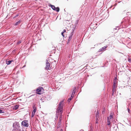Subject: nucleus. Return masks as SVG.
Here are the masks:
<instances>
[{"label": "nucleus", "instance_id": "16", "mask_svg": "<svg viewBox=\"0 0 131 131\" xmlns=\"http://www.w3.org/2000/svg\"><path fill=\"white\" fill-rule=\"evenodd\" d=\"M59 10H60V9H59V7H57L54 10H55L57 12H58L59 11Z\"/></svg>", "mask_w": 131, "mask_h": 131}, {"label": "nucleus", "instance_id": "13", "mask_svg": "<svg viewBox=\"0 0 131 131\" xmlns=\"http://www.w3.org/2000/svg\"><path fill=\"white\" fill-rule=\"evenodd\" d=\"M32 107L34 110H37V108L36 107V105L34 103H33Z\"/></svg>", "mask_w": 131, "mask_h": 131}, {"label": "nucleus", "instance_id": "42", "mask_svg": "<svg viewBox=\"0 0 131 131\" xmlns=\"http://www.w3.org/2000/svg\"><path fill=\"white\" fill-rule=\"evenodd\" d=\"M14 9V8H13V9Z\"/></svg>", "mask_w": 131, "mask_h": 131}, {"label": "nucleus", "instance_id": "18", "mask_svg": "<svg viewBox=\"0 0 131 131\" xmlns=\"http://www.w3.org/2000/svg\"><path fill=\"white\" fill-rule=\"evenodd\" d=\"M51 8L54 10L55 9V8H56V7H55V6H54V5H51Z\"/></svg>", "mask_w": 131, "mask_h": 131}, {"label": "nucleus", "instance_id": "24", "mask_svg": "<svg viewBox=\"0 0 131 131\" xmlns=\"http://www.w3.org/2000/svg\"><path fill=\"white\" fill-rule=\"evenodd\" d=\"M36 111H37V110H33V111L32 112V113L35 114V112H36Z\"/></svg>", "mask_w": 131, "mask_h": 131}, {"label": "nucleus", "instance_id": "43", "mask_svg": "<svg viewBox=\"0 0 131 131\" xmlns=\"http://www.w3.org/2000/svg\"><path fill=\"white\" fill-rule=\"evenodd\" d=\"M31 47V46H30V48Z\"/></svg>", "mask_w": 131, "mask_h": 131}, {"label": "nucleus", "instance_id": "23", "mask_svg": "<svg viewBox=\"0 0 131 131\" xmlns=\"http://www.w3.org/2000/svg\"><path fill=\"white\" fill-rule=\"evenodd\" d=\"M21 42V41L20 40L17 43V45H19Z\"/></svg>", "mask_w": 131, "mask_h": 131}, {"label": "nucleus", "instance_id": "11", "mask_svg": "<svg viewBox=\"0 0 131 131\" xmlns=\"http://www.w3.org/2000/svg\"><path fill=\"white\" fill-rule=\"evenodd\" d=\"M107 122L108 123L107 124V125L108 126L110 125V124H111V122L110 121V119H109V117H107Z\"/></svg>", "mask_w": 131, "mask_h": 131}, {"label": "nucleus", "instance_id": "20", "mask_svg": "<svg viewBox=\"0 0 131 131\" xmlns=\"http://www.w3.org/2000/svg\"><path fill=\"white\" fill-rule=\"evenodd\" d=\"M72 99L70 97H69L68 100V102H70V101H71Z\"/></svg>", "mask_w": 131, "mask_h": 131}, {"label": "nucleus", "instance_id": "22", "mask_svg": "<svg viewBox=\"0 0 131 131\" xmlns=\"http://www.w3.org/2000/svg\"><path fill=\"white\" fill-rule=\"evenodd\" d=\"M127 110H128V112L129 113H130V109L129 108H127Z\"/></svg>", "mask_w": 131, "mask_h": 131}, {"label": "nucleus", "instance_id": "34", "mask_svg": "<svg viewBox=\"0 0 131 131\" xmlns=\"http://www.w3.org/2000/svg\"><path fill=\"white\" fill-rule=\"evenodd\" d=\"M60 131H63V130L61 129H60Z\"/></svg>", "mask_w": 131, "mask_h": 131}, {"label": "nucleus", "instance_id": "21", "mask_svg": "<svg viewBox=\"0 0 131 131\" xmlns=\"http://www.w3.org/2000/svg\"><path fill=\"white\" fill-rule=\"evenodd\" d=\"M62 120L59 119V122H58V124L59 125H60L61 123V121Z\"/></svg>", "mask_w": 131, "mask_h": 131}, {"label": "nucleus", "instance_id": "7", "mask_svg": "<svg viewBox=\"0 0 131 131\" xmlns=\"http://www.w3.org/2000/svg\"><path fill=\"white\" fill-rule=\"evenodd\" d=\"M107 47V45L103 47H102L101 49H100L99 51L98 52H100L101 51H103L105 50V49Z\"/></svg>", "mask_w": 131, "mask_h": 131}, {"label": "nucleus", "instance_id": "3", "mask_svg": "<svg viewBox=\"0 0 131 131\" xmlns=\"http://www.w3.org/2000/svg\"><path fill=\"white\" fill-rule=\"evenodd\" d=\"M28 121L27 120L22 121L21 123V125L26 127H28L29 126V124L28 123Z\"/></svg>", "mask_w": 131, "mask_h": 131}, {"label": "nucleus", "instance_id": "30", "mask_svg": "<svg viewBox=\"0 0 131 131\" xmlns=\"http://www.w3.org/2000/svg\"><path fill=\"white\" fill-rule=\"evenodd\" d=\"M86 66H85L83 69H84V70L85 69H86L87 68Z\"/></svg>", "mask_w": 131, "mask_h": 131}, {"label": "nucleus", "instance_id": "37", "mask_svg": "<svg viewBox=\"0 0 131 131\" xmlns=\"http://www.w3.org/2000/svg\"><path fill=\"white\" fill-rule=\"evenodd\" d=\"M80 131H84V130L83 129H81L80 130Z\"/></svg>", "mask_w": 131, "mask_h": 131}, {"label": "nucleus", "instance_id": "9", "mask_svg": "<svg viewBox=\"0 0 131 131\" xmlns=\"http://www.w3.org/2000/svg\"><path fill=\"white\" fill-rule=\"evenodd\" d=\"M13 61H14L13 60H6V63L7 65H9V64H10L12 62H13Z\"/></svg>", "mask_w": 131, "mask_h": 131}, {"label": "nucleus", "instance_id": "39", "mask_svg": "<svg viewBox=\"0 0 131 131\" xmlns=\"http://www.w3.org/2000/svg\"><path fill=\"white\" fill-rule=\"evenodd\" d=\"M88 34V33H85V34H84V36H85V35H86V34Z\"/></svg>", "mask_w": 131, "mask_h": 131}, {"label": "nucleus", "instance_id": "32", "mask_svg": "<svg viewBox=\"0 0 131 131\" xmlns=\"http://www.w3.org/2000/svg\"><path fill=\"white\" fill-rule=\"evenodd\" d=\"M61 34L63 37H64V33H61Z\"/></svg>", "mask_w": 131, "mask_h": 131}, {"label": "nucleus", "instance_id": "17", "mask_svg": "<svg viewBox=\"0 0 131 131\" xmlns=\"http://www.w3.org/2000/svg\"><path fill=\"white\" fill-rule=\"evenodd\" d=\"M110 119H111L113 117V115H112V114H111L110 115L109 117Z\"/></svg>", "mask_w": 131, "mask_h": 131}, {"label": "nucleus", "instance_id": "31", "mask_svg": "<svg viewBox=\"0 0 131 131\" xmlns=\"http://www.w3.org/2000/svg\"><path fill=\"white\" fill-rule=\"evenodd\" d=\"M66 32V30L64 29L63 30V31L61 33H64L65 32Z\"/></svg>", "mask_w": 131, "mask_h": 131}, {"label": "nucleus", "instance_id": "27", "mask_svg": "<svg viewBox=\"0 0 131 131\" xmlns=\"http://www.w3.org/2000/svg\"><path fill=\"white\" fill-rule=\"evenodd\" d=\"M115 89H113H113H112V93H114V92H115Z\"/></svg>", "mask_w": 131, "mask_h": 131}, {"label": "nucleus", "instance_id": "10", "mask_svg": "<svg viewBox=\"0 0 131 131\" xmlns=\"http://www.w3.org/2000/svg\"><path fill=\"white\" fill-rule=\"evenodd\" d=\"M19 106V105L18 104L14 105L13 107V109L14 110H17Z\"/></svg>", "mask_w": 131, "mask_h": 131}, {"label": "nucleus", "instance_id": "25", "mask_svg": "<svg viewBox=\"0 0 131 131\" xmlns=\"http://www.w3.org/2000/svg\"><path fill=\"white\" fill-rule=\"evenodd\" d=\"M128 61L129 62H131V59L130 58H128Z\"/></svg>", "mask_w": 131, "mask_h": 131}, {"label": "nucleus", "instance_id": "5", "mask_svg": "<svg viewBox=\"0 0 131 131\" xmlns=\"http://www.w3.org/2000/svg\"><path fill=\"white\" fill-rule=\"evenodd\" d=\"M46 66L45 68L46 69L48 70L50 67V64L47 60H46Z\"/></svg>", "mask_w": 131, "mask_h": 131}, {"label": "nucleus", "instance_id": "15", "mask_svg": "<svg viewBox=\"0 0 131 131\" xmlns=\"http://www.w3.org/2000/svg\"><path fill=\"white\" fill-rule=\"evenodd\" d=\"M4 109L0 107V113H4Z\"/></svg>", "mask_w": 131, "mask_h": 131}, {"label": "nucleus", "instance_id": "41", "mask_svg": "<svg viewBox=\"0 0 131 131\" xmlns=\"http://www.w3.org/2000/svg\"><path fill=\"white\" fill-rule=\"evenodd\" d=\"M22 131H26V130L25 131L24 130H22Z\"/></svg>", "mask_w": 131, "mask_h": 131}, {"label": "nucleus", "instance_id": "2", "mask_svg": "<svg viewBox=\"0 0 131 131\" xmlns=\"http://www.w3.org/2000/svg\"><path fill=\"white\" fill-rule=\"evenodd\" d=\"M13 126L14 128L17 130L20 127L19 124L18 122H15L13 123Z\"/></svg>", "mask_w": 131, "mask_h": 131}, {"label": "nucleus", "instance_id": "12", "mask_svg": "<svg viewBox=\"0 0 131 131\" xmlns=\"http://www.w3.org/2000/svg\"><path fill=\"white\" fill-rule=\"evenodd\" d=\"M116 83L117 81H114L113 85V89H115Z\"/></svg>", "mask_w": 131, "mask_h": 131}, {"label": "nucleus", "instance_id": "38", "mask_svg": "<svg viewBox=\"0 0 131 131\" xmlns=\"http://www.w3.org/2000/svg\"><path fill=\"white\" fill-rule=\"evenodd\" d=\"M90 131H93L92 129H90Z\"/></svg>", "mask_w": 131, "mask_h": 131}, {"label": "nucleus", "instance_id": "26", "mask_svg": "<svg viewBox=\"0 0 131 131\" xmlns=\"http://www.w3.org/2000/svg\"><path fill=\"white\" fill-rule=\"evenodd\" d=\"M32 113V115L31 116V117H33L34 116V115H35V114Z\"/></svg>", "mask_w": 131, "mask_h": 131}, {"label": "nucleus", "instance_id": "4", "mask_svg": "<svg viewBox=\"0 0 131 131\" xmlns=\"http://www.w3.org/2000/svg\"><path fill=\"white\" fill-rule=\"evenodd\" d=\"M76 89V87H75L73 89H72L71 91H72V95L70 97L72 99L74 97V95L75 94V90Z\"/></svg>", "mask_w": 131, "mask_h": 131}, {"label": "nucleus", "instance_id": "14", "mask_svg": "<svg viewBox=\"0 0 131 131\" xmlns=\"http://www.w3.org/2000/svg\"><path fill=\"white\" fill-rule=\"evenodd\" d=\"M63 112H61V113H60L59 115V119L62 120V113Z\"/></svg>", "mask_w": 131, "mask_h": 131}, {"label": "nucleus", "instance_id": "29", "mask_svg": "<svg viewBox=\"0 0 131 131\" xmlns=\"http://www.w3.org/2000/svg\"><path fill=\"white\" fill-rule=\"evenodd\" d=\"M95 123L96 124H97L98 123V121L97 119H96Z\"/></svg>", "mask_w": 131, "mask_h": 131}, {"label": "nucleus", "instance_id": "8", "mask_svg": "<svg viewBox=\"0 0 131 131\" xmlns=\"http://www.w3.org/2000/svg\"><path fill=\"white\" fill-rule=\"evenodd\" d=\"M42 89H43V88L42 87L40 86L37 89L36 91L37 92H40L41 91Z\"/></svg>", "mask_w": 131, "mask_h": 131}, {"label": "nucleus", "instance_id": "1", "mask_svg": "<svg viewBox=\"0 0 131 131\" xmlns=\"http://www.w3.org/2000/svg\"><path fill=\"white\" fill-rule=\"evenodd\" d=\"M63 102L64 100L61 101L59 104L58 107L57 108L56 117V118H57V120L58 119L59 115H60V113L61 112H63V105L62 103Z\"/></svg>", "mask_w": 131, "mask_h": 131}, {"label": "nucleus", "instance_id": "35", "mask_svg": "<svg viewBox=\"0 0 131 131\" xmlns=\"http://www.w3.org/2000/svg\"><path fill=\"white\" fill-rule=\"evenodd\" d=\"M114 93H112V95L113 96V95H114Z\"/></svg>", "mask_w": 131, "mask_h": 131}, {"label": "nucleus", "instance_id": "28", "mask_svg": "<svg viewBox=\"0 0 131 131\" xmlns=\"http://www.w3.org/2000/svg\"><path fill=\"white\" fill-rule=\"evenodd\" d=\"M19 14H18L16 15L14 17V18H15L17 17L18 16H19Z\"/></svg>", "mask_w": 131, "mask_h": 131}, {"label": "nucleus", "instance_id": "36", "mask_svg": "<svg viewBox=\"0 0 131 131\" xmlns=\"http://www.w3.org/2000/svg\"><path fill=\"white\" fill-rule=\"evenodd\" d=\"M26 66V65H25V66H24L23 67V68H24V67H25Z\"/></svg>", "mask_w": 131, "mask_h": 131}, {"label": "nucleus", "instance_id": "6", "mask_svg": "<svg viewBox=\"0 0 131 131\" xmlns=\"http://www.w3.org/2000/svg\"><path fill=\"white\" fill-rule=\"evenodd\" d=\"M73 33H71L70 34V35L69 36V39H68V41L67 43V44L68 45L70 43V42L71 40L72 36L73 35Z\"/></svg>", "mask_w": 131, "mask_h": 131}, {"label": "nucleus", "instance_id": "33", "mask_svg": "<svg viewBox=\"0 0 131 131\" xmlns=\"http://www.w3.org/2000/svg\"><path fill=\"white\" fill-rule=\"evenodd\" d=\"M117 79V77H115L114 81H116Z\"/></svg>", "mask_w": 131, "mask_h": 131}, {"label": "nucleus", "instance_id": "40", "mask_svg": "<svg viewBox=\"0 0 131 131\" xmlns=\"http://www.w3.org/2000/svg\"><path fill=\"white\" fill-rule=\"evenodd\" d=\"M55 120H56H56H57V118H55Z\"/></svg>", "mask_w": 131, "mask_h": 131}, {"label": "nucleus", "instance_id": "19", "mask_svg": "<svg viewBox=\"0 0 131 131\" xmlns=\"http://www.w3.org/2000/svg\"><path fill=\"white\" fill-rule=\"evenodd\" d=\"M21 22V21L20 20H19L15 24V25H17L18 24H19Z\"/></svg>", "mask_w": 131, "mask_h": 131}]
</instances>
